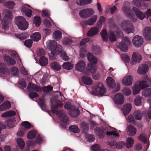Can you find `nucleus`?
I'll return each mask as SVG.
<instances>
[{
    "mask_svg": "<svg viewBox=\"0 0 151 151\" xmlns=\"http://www.w3.org/2000/svg\"><path fill=\"white\" fill-rule=\"evenodd\" d=\"M87 57L90 62L88 64L86 72L88 73H93V79L95 80L99 79L100 78V74L99 73L96 72L97 68L96 65L97 63V59L90 53L88 54Z\"/></svg>",
    "mask_w": 151,
    "mask_h": 151,
    "instance_id": "f257e3e1",
    "label": "nucleus"
},
{
    "mask_svg": "<svg viewBox=\"0 0 151 151\" xmlns=\"http://www.w3.org/2000/svg\"><path fill=\"white\" fill-rule=\"evenodd\" d=\"M55 101V105L53 107H51V111L53 114H55L59 116V119L60 121L65 124L67 123L68 122V118L67 115H65L64 112L62 111H58V108L59 107H61L63 106V103L61 101H58L56 99H53L50 100L51 103Z\"/></svg>",
    "mask_w": 151,
    "mask_h": 151,
    "instance_id": "f03ea898",
    "label": "nucleus"
},
{
    "mask_svg": "<svg viewBox=\"0 0 151 151\" xmlns=\"http://www.w3.org/2000/svg\"><path fill=\"white\" fill-rule=\"evenodd\" d=\"M49 49L51 51V55H49V59L50 60H54L55 58V55H58L61 52L62 47L60 45H58L56 42L54 40L50 41L48 46Z\"/></svg>",
    "mask_w": 151,
    "mask_h": 151,
    "instance_id": "7ed1b4c3",
    "label": "nucleus"
},
{
    "mask_svg": "<svg viewBox=\"0 0 151 151\" xmlns=\"http://www.w3.org/2000/svg\"><path fill=\"white\" fill-rule=\"evenodd\" d=\"M15 22L18 26L19 29L25 30L28 27L29 24L26 19L22 16L16 17L15 19Z\"/></svg>",
    "mask_w": 151,
    "mask_h": 151,
    "instance_id": "20e7f679",
    "label": "nucleus"
},
{
    "mask_svg": "<svg viewBox=\"0 0 151 151\" xmlns=\"http://www.w3.org/2000/svg\"><path fill=\"white\" fill-rule=\"evenodd\" d=\"M147 78L146 80L140 81L139 83V85H135L133 88V94H137L140 91V89H143L148 86L147 82L150 81L151 84V78L150 79L147 76H146Z\"/></svg>",
    "mask_w": 151,
    "mask_h": 151,
    "instance_id": "39448f33",
    "label": "nucleus"
},
{
    "mask_svg": "<svg viewBox=\"0 0 151 151\" xmlns=\"http://www.w3.org/2000/svg\"><path fill=\"white\" fill-rule=\"evenodd\" d=\"M121 27L123 30L127 33H133L134 28L129 20H124L121 24Z\"/></svg>",
    "mask_w": 151,
    "mask_h": 151,
    "instance_id": "423d86ee",
    "label": "nucleus"
},
{
    "mask_svg": "<svg viewBox=\"0 0 151 151\" xmlns=\"http://www.w3.org/2000/svg\"><path fill=\"white\" fill-rule=\"evenodd\" d=\"M12 16L11 12L9 10H6V15L1 21L2 27L3 29L6 30H7L9 29L8 24L10 19L12 18Z\"/></svg>",
    "mask_w": 151,
    "mask_h": 151,
    "instance_id": "0eeeda50",
    "label": "nucleus"
},
{
    "mask_svg": "<svg viewBox=\"0 0 151 151\" xmlns=\"http://www.w3.org/2000/svg\"><path fill=\"white\" fill-rule=\"evenodd\" d=\"M94 11L91 8L83 9L80 11L79 13L80 17L83 19H86L94 13Z\"/></svg>",
    "mask_w": 151,
    "mask_h": 151,
    "instance_id": "6e6552de",
    "label": "nucleus"
},
{
    "mask_svg": "<svg viewBox=\"0 0 151 151\" xmlns=\"http://www.w3.org/2000/svg\"><path fill=\"white\" fill-rule=\"evenodd\" d=\"M129 3L127 1L124 2L122 9L125 15L129 18L132 16V10L130 8Z\"/></svg>",
    "mask_w": 151,
    "mask_h": 151,
    "instance_id": "1a4fd4ad",
    "label": "nucleus"
},
{
    "mask_svg": "<svg viewBox=\"0 0 151 151\" xmlns=\"http://www.w3.org/2000/svg\"><path fill=\"white\" fill-rule=\"evenodd\" d=\"M132 42L133 45L135 47H140L143 43V39L141 36L135 35L133 39Z\"/></svg>",
    "mask_w": 151,
    "mask_h": 151,
    "instance_id": "9d476101",
    "label": "nucleus"
},
{
    "mask_svg": "<svg viewBox=\"0 0 151 151\" xmlns=\"http://www.w3.org/2000/svg\"><path fill=\"white\" fill-rule=\"evenodd\" d=\"M142 56L138 53L133 52L132 58V61L131 64L133 65L137 63H139L142 60Z\"/></svg>",
    "mask_w": 151,
    "mask_h": 151,
    "instance_id": "9b49d317",
    "label": "nucleus"
},
{
    "mask_svg": "<svg viewBox=\"0 0 151 151\" xmlns=\"http://www.w3.org/2000/svg\"><path fill=\"white\" fill-rule=\"evenodd\" d=\"M111 97L116 104H121L124 102V98L123 95H112Z\"/></svg>",
    "mask_w": 151,
    "mask_h": 151,
    "instance_id": "f8f14e48",
    "label": "nucleus"
},
{
    "mask_svg": "<svg viewBox=\"0 0 151 151\" xmlns=\"http://www.w3.org/2000/svg\"><path fill=\"white\" fill-rule=\"evenodd\" d=\"M95 91L98 92L97 94H105L106 92V90L102 83H99L95 86Z\"/></svg>",
    "mask_w": 151,
    "mask_h": 151,
    "instance_id": "ddd939ff",
    "label": "nucleus"
},
{
    "mask_svg": "<svg viewBox=\"0 0 151 151\" xmlns=\"http://www.w3.org/2000/svg\"><path fill=\"white\" fill-rule=\"evenodd\" d=\"M143 35L145 40L147 41L151 40V28L146 27L144 30Z\"/></svg>",
    "mask_w": 151,
    "mask_h": 151,
    "instance_id": "4468645a",
    "label": "nucleus"
},
{
    "mask_svg": "<svg viewBox=\"0 0 151 151\" xmlns=\"http://www.w3.org/2000/svg\"><path fill=\"white\" fill-rule=\"evenodd\" d=\"M27 89L28 91H33L37 92L41 91L42 88L38 85L33 84L32 82H29L28 84Z\"/></svg>",
    "mask_w": 151,
    "mask_h": 151,
    "instance_id": "2eb2a0df",
    "label": "nucleus"
},
{
    "mask_svg": "<svg viewBox=\"0 0 151 151\" xmlns=\"http://www.w3.org/2000/svg\"><path fill=\"white\" fill-rule=\"evenodd\" d=\"M132 10L139 19L142 20L145 18V14L136 7H133Z\"/></svg>",
    "mask_w": 151,
    "mask_h": 151,
    "instance_id": "dca6fc26",
    "label": "nucleus"
},
{
    "mask_svg": "<svg viewBox=\"0 0 151 151\" xmlns=\"http://www.w3.org/2000/svg\"><path fill=\"white\" fill-rule=\"evenodd\" d=\"M106 132V135L108 136H114L115 137H119V134L116 129L115 128L109 127L108 128Z\"/></svg>",
    "mask_w": 151,
    "mask_h": 151,
    "instance_id": "f3484780",
    "label": "nucleus"
},
{
    "mask_svg": "<svg viewBox=\"0 0 151 151\" xmlns=\"http://www.w3.org/2000/svg\"><path fill=\"white\" fill-rule=\"evenodd\" d=\"M138 139L143 142L145 144V149L146 150H147L149 146V142L146 138L145 135L141 134L138 137Z\"/></svg>",
    "mask_w": 151,
    "mask_h": 151,
    "instance_id": "a211bd4d",
    "label": "nucleus"
},
{
    "mask_svg": "<svg viewBox=\"0 0 151 151\" xmlns=\"http://www.w3.org/2000/svg\"><path fill=\"white\" fill-rule=\"evenodd\" d=\"M133 78L131 76H128L124 77L122 83L125 86H130L132 84Z\"/></svg>",
    "mask_w": 151,
    "mask_h": 151,
    "instance_id": "6ab92c4d",
    "label": "nucleus"
},
{
    "mask_svg": "<svg viewBox=\"0 0 151 151\" xmlns=\"http://www.w3.org/2000/svg\"><path fill=\"white\" fill-rule=\"evenodd\" d=\"M148 66L146 64H142L140 65L138 69V72L140 74L143 75L148 71Z\"/></svg>",
    "mask_w": 151,
    "mask_h": 151,
    "instance_id": "aec40b11",
    "label": "nucleus"
},
{
    "mask_svg": "<svg viewBox=\"0 0 151 151\" xmlns=\"http://www.w3.org/2000/svg\"><path fill=\"white\" fill-rule=\"evenodd\" d=\"M11 107L10 103L8 101H6L0 105V111H6L9 109Z\"/></svg>",
    "mask_w": 151,
    "mask_h": 151,
    "instance_id": "412c9836",
    "label": "nucleus"
},
{
    "mask_svg": "<svg viewBox=\"0 0 151 151\" xmlns=\"http://www.w3.org/2000/svg\"><path fill=\"white\" fill-rule=\"evenodd\" d=\"M85 68V62L83 60L79 61L76 65V70L80 71H83Z\"/></svg>",
    "mask_w": 151,
    "mask_h": 151,
    "instance_id": "4be33fe9",
    "label": "nucleus"
},
{
    "mask_svg": "<svg viewBox=\"0 0 151 151\" xmlns=\"http://www.w3.org/2000/svg\"><path fill=\"white\" fill-rule=\"evenodd\" d=\"M107 85L109 88H114L116 86V83L114 79L111 77H108L106 80Z\"/></svg>",
    "mask_w": 151,
    "mask_h": 151,
    "instance_id": "5701e85b",
    "label": "nucleus"
},
{
    "mask_svg": "<svg viewBox=\"0 0 151 151\" xmlns=\"http://www.w3.org/2000/svg\"><path fill=\"white\" fill-rule=\"evenodd\" d=\"M99 32L98 27H94L91 29L87 33V36L88 37H91L95 36Z\"/></svg>",
    "mask_w": 151,
    "mask_h": 151,
    "instance_id": "b1692460",
    "label": "nucleus"
},
{
    "mask_svg": "<svg viewBox=\"0 0 151 151\" xmlns=\"http://www.w3.org/2000/svg\"><path fill=\"white\" fill-rule=\"evenodd\" d=\"M132 3L137 6L139 7L142 9H144L146 8V4L144 3H142L141 0H133Z\"/></svg>",
    "mask_w": 151,
    "mask_h": 151,
    "instance_id": "393cba45",
    "label": "nucleus"
},
{
    "mask_svg": "<svg viewBox=\"0 0 151 151\" xmlns=\"http://www.w3.org/2000/svg\"><path fill=\"white\" fill-rule=\"evenodd\" d=\"M132 109V105L130 104L125 105L122 109L124 115L126 116L130 111Z\"/></svg>",
    "mask_w": 151,
    "mask_h": 151,
    "instance_id": "a878e982",
    "label": "nucleus"
},
{
    "mask_svg": "<svg viewBox=\"0 0 151 151\" xmlns=\"http://www.w3.org/2000/svg\"><path fill=\"white\" fill-rule=\"evenodd\" d=\"M110 145L112 147L114 146L116 148L120 149L122 148L124 146H126V143L125 142L123 141H120L117 143L115 142H113Z\"/></svg>",
    "mask_w": 151,
    "mask_h": 151,
    "instance_id": "bb28decb",
    "label": "nucleus"
},
{
    "mask_svg": "<svg viewBox=\"0 0 151 151\" xmlns=\"http://www.w3.org/2000/svg\"><path fill=\"white\" fill-rule=\"evenodd\" d=\"M30 38L34 41L37 42L41 39V35L39 32H35L31 35Z\"/></svg>",
    "mask_w": 151,
    "mask_h": 151,
    "instance_id": "cd10ccee",
    "label": "nucleus"
},
{
    "mask_svg": "<svg viewBox=\"0 0 151 151\" xmlns=\"http://www.w3.org/2000/svg\"><path fill=\"white\" fill-rule=\"evenodd\" d=\"M53 87L50 85L47 86H43L42 88L43 91L45 94H50L52 92Z\"/></svg>",
    "mask_w": 151,
    "mask_h": 151,
    "instance_id": "c85d7f7f",
    "label": "nucleus"
},
{
    "mask_svg": "<svg viewBox=\"0 0 151 151\" xmlns=\"http://www.w3.org/2000/svg\"><path fill=\"white\" fill-rule=\"evenodd\" d=\"M4 60L8 64L11 65H14L16 64L15 60L9 55L5 56Z\"/></svg>",
    "mask_w": 151,
    "mask_h": 151,
    "instance_id": "c756f323",
    "label": "nucleus"
},
{
    "mask_svg": "<svg viewBox=\"0 0 151 151\" xmlns=\"http://www.w3.org/2000/svg\"><path fill=\"white\" fill-rule=\"evenodd\" d=\"M22 11L28 17H31L32 12L31 10L28 9L25 6H23L22 7Z\"/></svg>",
    "mask_w": 151,
    "mask_h": 151,
    "instance_id": "7c9ffc66",
    "label": "nucleus"
},
{
    "mask_svg": "<svg viewBox=\"0 0 151 151\" xmlns=\"http://www.w3.org/2000/svg\"><path fill=\"white\" fill-rule=\"evenodd\" d=\"M81 79L83 83L85 84L90 85L93 83L92 80L89 77L82 76Z\"/></svg>",
    "mask_w": 151,
    "mask_h": 151,
    "instance_id": "2f4dec72",
    "label": "nucleus"
},
{
    "mask_svg": "<svg viewBox=\"0 0 151 151\" xmlns=\"http://www.w3.org/2000/svg\"><path fill=\"white\" fill-rule=\"evenodd\" d=\"M126 146L127 148H130L133 147L134 143L133 139L132 137H129L126 139Z\"/></svg>",
    "mask_w": 151,
    "mask_h": 151,
    "instance_id": "473e14b6",
    "label": "nucleus"
},
{
    "mask_svg": "<svg viewBox=\"0 0 151 151\" xmlns=\"http://www.w3.org/2000/svg\"><path fill=\"white\" fill-rule=\"evenodd\" d=\"M79 111L78 108L74 107L69 112V115L72 117H76L79 114Z\"/></svg>",
    "mask_w": 151,
    "mask_h": 151,
    "instance_id": "72a5a7b5",
    "label": "nucleus"
},
{
    "mask_svg": "<svg viewBox=\"0 0 151 151\" xmlns=\"http://www.w3.org/2000/svg\"><path fill=\"white\" fill-rule=\"evenodd\" d=\"M37 134V131L35 130L30 131L27 134V137L28 139H33L35 138Z\"/></svg>",
    "mask_w": 151,
    "mask_h": 151,
    "instance_id": "f704fd0d",
    "label": "nucleus"
},
{
    "mask_svg": "<svg viewBox=\"0 0 151 151\" xmlns=\"http://www.w3.org/2000/svg\"><path fill=\"white\" fill-rule=\"evenodd\" d=\"M127 133L131 136L134 135L136 133V129L132 125H129L127 128Z\"/></svg>",
    "mask_w": 151,
    "mask_h": 151,
    "instance_id": "c9c22d12",
    "label": "nucleus"
},
{
    "mask_svg": "<svg viewBox=\"0 0 151 151\" xmlns=\"http://www.w3.org/2000/svg\"><path fill=\"white\" fill-rule=\"evenodd\" d=\"M17 145L20 149H23L25 145V143L23 139L21 138L17 139Z\"/></svg>",
    "mask_w": 151,
    "mask_h": 151,
    "instance_id": "e433bc0d",
    "label": "nucleus"
},
{
    "mask_svg": "<svg viewBox=\"0 0 151 151\" xmlns=\"http://www.w3.org/2000/svg\"><path fill=\"white\" fill-rule=\"evenodd\" d=\"M142 114L140 110H138L135 111L134 116L135 119L137 120H140L142 117Z\"/></svg>",
    "mask_w": 151,
    "mask_h": 151,
    "instance_id": "4c0bfd02",
    "label": "nucleus"
},
{
    "mask_svg": "<svg viewBox=\"0 0 151 151\" xmlns=\"http://www.w3.org/2000/svg\"><path fill=\"white\" fill-rule=\"evenodd\" d=\"M147 101L150 104V107L147 115L145 116V117L146 121H148L150 119H151V97L148 99Z\"/></svg>",
    "mask_w": 151,
    "mask_h": 151,
    "instance_id": "58836bf2",
    "label": "nucleus"
},
{
    "mask_svg": "<svg viewBox=\"0 0 151 151\" xmlns=\"http://www.w3.org/2000/svg\"><path fill=\"white\" fill-rule=\"evenodd\" d=\"M16 114V113L14 111H10L2 114L1 116L3 117H8L15 116Z\"/></svg>",
    "mask_w": 151,
    "mask_h": 151,
    "instance_id": "ea45409f",
    "label": "nucleus"
},
{
    "mask_svg": "<svg viewBox=\"0 0 151 151\" xmlns=\"http://www.w3.org/2000/svg\"><path fill=\"white\" fill-rule=\"evenodd\" d=\"M95 131L96 135L99 138H101L104 137V131L103 130H101L99 128H96Z\"/></svg>",
    "mask_w": 151,
    "mask_h": 151,
    "instance_id": "a19ab883",
    "label": "nucleus"
},
{
    "mask_svg": "<svg viewBox=\"0 0 151 151\" xmlns=\"http://www.w3.org/2000/svg\"><path fill=\"white\" fill-rule=\"evenodd\" d=\"M52 68L56 70H59L61 68V66L56 62H53L50 64Z\"/></svg>",
    "mask_w": 151,
    "mask_h": 151,
    "instance_id": "79ce46f5",
    "label": "nucleus"
},
{
    "mask_svg": "<svg viewBox=\"0 0 151 151\" xmlns=\"http://www.w3.org/2000/svg\"><path fill=\"white\" fill-rule=\"evenodd\" d=\"M62 66L63 68L67 70L72 69L73 67V65L71 63L68 62L64 63Z\"/></svg>",
    "mask_w": 151,
    "mask_h": 151,
    "instance_id": "37998d69",
    "label": "nucleus"
},
{
    "mask_svg": "<svg viewBox=\"0 0 151 151\" xmlns=\"http://www.w3.org/2000/svg\"><path fill=\"white\" fill-rule=\"evenodd\" d=\"M97 16L96 15H94L91 18L87 20L88 22V25L91 26L93 25L96 22Z\"/></svg>",
    "mask_w": 151,
    "mask_h": 151,
    "instance_id": "c03bdc74",
    "label": "nucleus"
},
{
    "mask_svg": "<svg viewBox=\"0 0 151 151\" xmlns=\"http://www.w3.org/2000/svg\"><path fill=\"white\" fill-rule=\"evenodd\" d=\"M62 35V34L61 32L59 30H55L53 34L54 39L58 40H60L61 38Z\"/></svg>",
    "mask_w": 151,
    "mask_h": 151,
    "instance_id": "a18cd8bd",
    "label": "nucleus"
},
{
    "mask_svg": "<svg viewBox=\"0 0 151 151\" xmlns=\"http://www.w3.org/2000/svg\"><path fill=\"white\" fill-rule=\"evenodd\" d=\"M39 62L41 65L45 66L48 63V59L44 57H42L39 60Z\"/></svg>",
    "mask_w": 151,
    "mask_h": 151,
    "instance_id": "49530a36",
    "label": "nucleus"
},
{
    "mask_svg": "<svg viewBox=\"0 0 151 151\" xmlns=\"http://www.w3.org/2000/svg\"><path fill=\"white\" fill-rule=\"evenodd\" d=\"M100 34L103 40L104 41H107L108 40V34L106 29H104L101 32Z\"/></svg>",
    "mask_w": 151,
    "mask_h": 151,
    "instance_id": "de8ad7c7",
    "label": "nucleus"
},
{
    "mask_svg": "<svg viewBox=\"0 0 151 151\" xmlns=\"http://www.w3.org/2000/svg\"><path fill=\"white\" fill-rule=\"evenodd\" d=\"M29 34L28 33L24 32L21 34H17L16 36L20 40H23L26 39L28 36Z\"/></svg>",
    "mask_w": 151,
    "mask_h": 151,
    "instance_id": "09e8293b",
    "label": "nucleus"
},
{
    "mask_svg": "<svg viewBox=\"0 0 151 151\" xmlns=\"http://www.w3.org/2000/svg\"><path fill=\"white\" fill-rule=\"evenodd\" d=\"M41 19L40 17L35 16L34 17L33 23L36 27H38L41 23Z\"/></svg>",
    "mask_w": 151,
    "mask_h": 151,
    "instance_id": "8fccbe9b",
    "label": "nucleus"
},
{
    "mask_svg": "<svg viewBox=\"0 0 151 151\" xmlns=\"http://www.w3.org/2000/svg\"><path fill=\"white\" fill-rule=\"evenodd\" d=\"M85 137L86 140L90 142H93L95 139V136L91 134H86Z\"/></svg>",
    "mask_w": 151,
    "mask_h": 151,
    "instance_id": "3c124183",
    "label": "nucleus"
},
{
    "mask_svg": "<svg viewBox=\"0 0 151 151\" xmlns=\"http://www.w3.org/2000/svg\"><path fill=\"white\" fill-rule=\"evenodd\" d=\"M109 38L111 42L116 40V37L115 34L112 31H110L109 34Z\"/></svg>",
    "mask_w": 151,
    "mask_h": 151,
    "instance_id": "603ef678",
    "label": "nucleus"
},
{
    "mask_svg": "<svg viewBox=\"0 0 151 151\" xmlns=\"http://www.w3.org/2000/svg\"><path fill=\"white\" fill-rule=\"evenodd\" d=\"M35 141L37 144H40L43 142L44 138L42 135L38 134L36 138Z\"/></svg>",
    "mask_w": 151,
    "mask_h": 151,
    "instance_id": "864d4df0",
    "label": "nucleus"
},
{
    "mask_svg": "<svg viewBox=\"0 0 151 151\" xmlns=\"http://www.w3.org/2000/svg\"><path fill=\"white\" fill-rule=\"evenodd\" d=\"M69 130L75 133H78L79 131V129L76 125H73L69 127Z\"/></svg>",
    "mask_w": 151,
    "mask_h": 151,
    "instance_id": "5fc2aeb1",
    "label": "nucleus"
},
{
    "mask_svg": "<svg viewBox=\"0 0 151 151\" xmlns=\"http://www.w3.org/2000/svg\"><path fill=\"white\" fill-rule=\"evenodd\" d=\"M119 47L121 50L124 52H127L128 50V47L127 45L125 43L121 42L120 43Z\"/></svg>",
    "mask_w": 151,
    "mask_h": 151,
    "instance_id": "6e6d98bb",
    "label": "nucleus"
},
{
    "mask_svg": "<svg viewBox=\"0 0 151 151\" xmlns=\"http://www.w3.org/2000/svg\"><path fill=\"white\" fill-rule=\"evenodd\" d=\"M142 100V98L139 96H137L134 100V103L136 105L139 106L141 105V104Z\"/></svg>",
    "mask_w": 151,
    "mask_h": 151,
    "instance_id": "4d7b16f0",
    "label": "nucleus"
},
{
    "mask_svg": "<svg viewBox=\"0 0 151 151\" xmlns=\"http://www.w3.org/2000/svg\"><path fill=\"white\" fill-rule=\"evenodd\" d=\"M33 41L32 40L27 39L24 42V45L28 47H30L32 45Z\"/></svg>",
    "mask_w": 151,
    "mask_h": 151,
    "instance_id": "13d9d810",
    "label": "nucleus"
},
{
    "mask_svg": "<svg viewBox=\"0 0 151 151\" xmlns=\"http://www.w3.org/2000/svg\"><path fill=\"white\" fill-rule=\"evenodd\" d=\"M26 144L30 147H33L36 146L37 144L35 141L34 140H29L27 141Z\"/></svg>",
    "mask_w": 151,
    "mask_h": 151,
    "instance_id": "bf43d9fd",
    "label": "nucleus"
},
{
    "mask_svg": "<svg viewBox=\"0 0 151 151\" xmlns=\"http://www.w3.org/2000/svg\"><path fill=\"white\" fill-rule=\"evenodd\" d=\"M73 41L71 38L69 37H66L65 38L63 41V43L65 45L70 44L73 42Z\"/></svg>",
    "mask_w": 151,
    "mask_h": 151,
    "instance_id": "052dcab7",
    "label": "nucleus"
},
{
    "mask_svg": "<svg viewBox=\"0 0 151 151\" xmlns=\"http://www.w3.org/2000/svg\"><path fill=\"white\" fill-rule=\"evenodd\" d=\"M40 106L41 107V109L42 110H44L42 108L46 107V105L45 104V101L43 97H41L39 99Z\"/></svg>",
    "mask_w": 151,
    "mask_h": 151,
    "instance_id": "680f3d73",
    "label": "nucleus"
},
{
    "mask_svg": "<svg viewBox=\"0 0 151 151\" xmlns=\"http://www.w3.org/2000/svg\"><path fill=\"white\" fill-rule=\"evenodd\" d=\"M11 72L14 76L18 75L19 72L18 68L15 67H13L11 68Z\"/></svg>",
    "mask_w": 151,
    "mask_h": 151,
    "instance_id": "e2e57ef3",
    "label": "nucleus"
},
{
    "mask_svg": "<svg viewBox=\"0 0 151 151\" xmlns=\"http://www.w3.org/2000/svg\"><path fill=\"white\" fill-rule=\"evenodd\" d=\"M91 151H100L101 148L99 145L96 144L92 146L91 148Z\"/></svg>",
    "mask_w": 151,
    "mask_h": 151,
    "instance_id": "0e129e2a",
    "label": "nucleus"
},
{
    "mask_svg": "<svg viewBox=\"0 0 151 151\" xmlns=\"http://www.w3.org/2000/svg\"><path fill=\"white\" fill-rule=\"evenodd\" d=\"M22 126L26 129H29L32 127L30 124L28 122L24 121L22 122L21 124Z\"/></svg>",
    "mask_w": 151,
    "mask_h": 151,
    "instance_id": "69168bd1",
    "label": "nucleus"
},
{
    "mask_svg": "<svg viewBox=\"0 0 151 151\" xmlns=\"http://www.w3.org/2000/svg\"><path fill=\"white\" fill-rule=\"evenodd\" d=\"M6 4L7 7L10 9H12L15 5V3L13 1H8Z\"/></svg>",
    "mask_w": 151,
    "mask_h": 151,
    "instance_id": "338daca9",
    "label": "nucleus"
},
{
    "mask_svg": "<svg viewBox=\"0 0 151 151\" xmlns=\"http://www.w3.org/2000/svg\"><path fill=\"white\" fill-rule=\"evenodd\" d=\"M124 94H131L132 91L131 89L128 87H125L122 90Z\"/></svg>",
    "mask_w": 151,
    "mask_h": 151,
    "instance_id": "774afa93",
    "label": "nucleus"
}]
</instances>
